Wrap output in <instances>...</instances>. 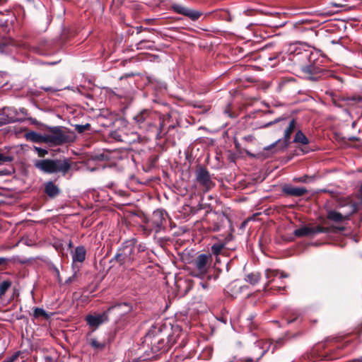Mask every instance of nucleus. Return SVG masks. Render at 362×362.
<instances>
[{
	"label": "nucleus",
	"mask_w": 362,
	"mask_h": 362,
	"mask_svg": "<svg viewBox=\"0 0 362 362\" xmlns=\"http://www.w3.org/2000/svg\"><path fill=\"white\" fill-rule=\"evenodd\" d=\"M284 192L287 194L300 197L307 193V189L305 187H296L292 186H286L284 188Z\"/></svg>",
	"instance_id": "ddd939ff"
},
{
	"label": "nucleus",
	"mask_w": 362,
	"mask_h": 362,
	"mask_svg": "<svg viewBox=\"0 0 362 362\" xmlns=\"http://www.w3.org/2000/svg\"><path fill=\"white\" fill-rule=\"evenodd\" d=\"M266 351H267V350L263 351H262V353L261 354V356H262L264 354V353L266 352Z\"/></svg>",
	"instance_id": "e433bc0d"
},
{
	"label": "nucleus",
	"mask_w": 362,
	"mask_h": 362,
	"mask_svg": "<svg viewBox=\"0 0 362 362\" xmlns=\"http://www.w3.org/2000/svg\"><path fill=\"white\" fill-rule=\"evenodd\" d=\"M46 134H40L35 132H30L26 134V139L36 143L45 144Z\"/></svg>",
	"instance_id": "f3484780"
},
{
	"label": "nucleus",
	"mask_w": 362,
	"mask_h": 362,
	"mask_svg": "<svg viewBox=\"0 0 362 362\" xmlns=\"http://www.w3.org/2000/svg\"><path fill=\"white\" fill-rule=\"evenodd\" d=\"M172 8L177 13L185 16L192 21H197L202 15L201 12L179 4H173Z\"/></svg>",
	"instance_id": "9d476101"
},
{
	"label": "nucleus",
	"mask_w": 362,
	"mask_h": 362,
	"mask_svg": "<svg viewBox=\"0 0 362 362\" xmlns=\"http://www.w3.org/2000/svg\"><path fill=\"white\" fill-rule=\"evenodd\" d=\"M329 228L317 226L316 227L303 226L294 230V235L297 237L313 235L320 233H328Z\"/></svg>",
	"instance_id": "1a4fd4ad"
},
{
	"label": "nucleus",
	"mask_w": 362,
	"mask_h": 362,
	"mask_svg": "<svg viewBox=\"0 0 362 362\" xmlns=\"http://www.w3.org/2000/svg\"><path fill=\"white\" fill-rule=\"evenodd\" d=\"M34 165L40 171L48 174L61 173L65 175L71 168L70 162L66 158L37 160L35 161Z\"/></svg>",
	"instance_id": "f03ea898"
},
{
	"label": "nucleus",
	"mask_w": 362,
	"mask_h": 362,
	"mask_svg": "<svg viewBox=\"0 0 362 362\" xmlns=\"http://www.w3.org/2000/svg\"><path fill=\"white\" fill-rule=\"evenodd\" d=\"M178 337L177 334L176 337ZM165 335L156 327H153L144 337V344L150 347L152 355L148 354V358L158 356L159 353L167 351L169 348L177 342V338Z\"/></svg>",
	"instance_id": "f257e3e1"
},
{
	"label": "nucleus",
	"mask_w": 362,
	"mask_h": 362,
	"mask_svg": "<svg viewBox=\"0 0 362 362\" xmlns=\"http://www.w3.org/2000/svg\"><path fill=\"white\" fill-rule=\"evenodd\" d=\"M34 149L37 153V154L40 157H44L48 153L47 150L39 148V147L35 146Z\"/></svg>",
	"instance_id": "bb28decb"
},
{
	"label": "nucleus",
	"mask_w": 362,
	"mask_h": 362,
	"mask_svg": "<svg viewBox=\"0 0 362 362\" xmlns=\"http://www.w3.org/2000/svg\"><path fill=\"white\" fill-rule=\"evenodd\" d=\"M196 180L204 188L206 192L214 186L209 171L204 168L200 167L197 170Z\"/></svg>",
	"instance_id": "6e6552de"
},
{
	"label": "nucleus",
	"mask_w": 362,
	"mask_h": 362,
	"mask_svg": "<svg viewBox=\"0 0 362 362\" xmlns=\"http://www.w3.org/2000/svg\"><path fill=\"white\" fill-rule=\"evenodd\" d=\"M246 223H247V221H244V222L243 223V224H242V225H243V226H245V225L246 224Z\"/></svg>",
	"instance_id": "4c0bfd02"
},
{
	"label": "nucleus",
	"mask_w": 362,
	"mask_h": 362,
	"mask_svg": "<svg viewBox=\"0 0 362 362\" xmlns=\"http://www.w3.org/2000/svg\"><path fill=\"white\" fill-rule=\"evenodd\" d=\"M303 72L306 74V77L312 81H315L317 77L315 75L317 74V69L313 66H308L303 68Z\"/></svg>",
	"instance_id": "aec40b11"
},
{
	"label": "nucleus",
	"mask_w": 362,
	"mask_h": 362,
	"mask_svg": "<svg viewBox=\"0 0 362 362\" xmlns=\"http://www.w3.org/2000/svg\"><path fill=\"white\" fill-rule=\"evenodd\" d=\"M134 247L132 243L127 244L119 250L115 259L121 264H127L134 259Z\"/></svg>",
	"instance_id": "0eeeda50"
},
{
	"label": "nucleus",
	"mask_w": 362,
	"mask_h": 362,
	"mask_svg": "<svg viewBox=\"0 0 362 362\" xmlns=\"http://www.w3.org/2000/svg\"><path fill=\"white\" fill-rule=\"evenodd\" d=\"M327 218L329 220H332L335 222H341L344 220H346L349 218V215H342L341 214L334 211H330L328 212Z\"/></svg>",
	"instance_id": "6ab92c4d"
},
{
	"label": "nucleus",
	"mask_w": 362,
	"mask_h": 362,
	"mask_svg": "<svg viewBox=\"0 0 362 362\" xmlns=\"http://www.w3.org/2000/svg\"><path fill=\"white\" fill-rule=\"evenodd\" d=\"M13 160V157L4 156V154L0 153V164H4L5 163L11 162Z\"/></svg>",
	"instance_id": "a878e982"
},
{
	"label": "nucleus",
	"mask_w": 362,
	"mask_h": 362,
	"mask_svg": "<svg viewBox=\"0 0 362 362\" xmlns=\"http://www.w3.org/2000/svg\"><path fill=\"white\" fill-rule=\"evenodd\" d=\"M211 257L205 254L199 255L194 261V271L193 274L195 276L202 277L205 275L210 267Z\"/></svg>",
	"instance_id": "423d86ee"
},
{
	"label": "nucleus",
	"mask_w": 362,
	"mask_h": 362,
	"mask_svg": "<svg viewBox=\"0 0 362 362\" xmlns=\"http://www.w3.org/2000/svg\"><path fill=\"white\" fill-rule=\"evenodd\" d=\"M90 125L88 124L85 125H78L77 126L76 129L78 132H83V131L88 129L89 128Z\"/></svg>",
	"instance_id": "c85d7f7f"
},
{
	"label": "nucleus",
	"mask_w": 362,
	"mask_h": 362,
	"mask_svg": "<svg viewBox=\"0 0 362 362\" xmlns=\"http://www.w3.org/2000/svg\"><path fill=\"white\" fill-rule=\"evenodd\" d=\"M11 283L9 281H4L0 284V297L3 296L10 288Z\"/></svg>",
	"instance_id": "393cba45"
},
{
	"label": "nucleus",
	"mask_w": 362,
	"mask_h": 362,
	"mask_svg": "<svg viewBox=\"0 0 362 362\" xmlns=\"http://www.w3.org/2000/svg\"><path fill=\"white\" fill-rule=\"evenodd\" d=\"M155 116V114L150 111L144 110L137 114L134 119L139 125H143L144 127L145 124H146L148 127H152L156 125L151 121L152 118Z\"/></svg>",
	"instance_id": "f8f14e48"
},
{
	"label": "nucleus",
	"mask_w": 362,
	"mask_h": 362,
	"mask_svg": "<svg viewBox=\"0 0 362 362\" xmlns=\"http://www.w3.org/2000/svg\"><path fill=\"white\" fill-rule=\"evenodd\" d=\"M266 278L269 279L267 286L269 283L274 281L275 278L278 277L279 279H282L285 277H288V274H284V272H280L279 270L274 269H267L265 272Z\"/></svg>",
	"instance_id": "4468645a"
},
{
	"label": "nucleus",
	"mask_w": 362,
	"mask_h": 362,
	"mask_svg": "<svg viewBox=\"0 0 362 362\" xmlns=\"http://www.w3.org/2000/svg\"><path fill=\"white\" fill-rule=\"evenodd\" d=\"M45 192L49 197H54L59 194V189L52 182H48L45 185Z\"/></svg>",
	"instance_id": "a211bd4d"
},
{
	"label": "nucleus",
	"mask_w": 362,
	"mask_h": 362,
	"mask_svg": "<svg viewBox=\"0 0 362 362\" xmlns=\"http://www.w3.org/2000/svg\"><path fill=\"white\" fill-rule=\"evenodd\" d=\"M245 281L252 285L257 284L260 280V275L259 273H250L245 277Z\"/></svg>",
	"instance_id": "4be33fe9"
},
{
	"label": "nucleus",
	"mask_w": 362,
	"mask_h": 362,
	"mask_svg": "<svg viewBox=\"0 0 362 362\" xmlns=\"http://www.w3.org/2000/svg\"><path fill=\"white\" fill-rule=\"evenodd\" d=\"M72 141V139L67 135L60 127L52 128L46 134L45 144L52 146H59Z\"/></svg>",
	"instance_id": "20e7f679"
},
{
	"label": "nucleus",
	"mask_w": 362,
	"mask_h": 362,
	"mask_svg": "<svg viewBox=\"0 0 362 362\" xmlns=\"http://www.w3.org/2000/svg\"><path fill=\"white\" fill-rule=\"evenodd\" d=\"M131 310V306L127 303H120L110 307L106 311L102 313H95L86 317L88 325L92 327L97 328L101 324L108 320L109 315L113 311L117 315L127 313Z\"/></svg>",
	"instance_id": "7ed1b4c3"
},
{
	"label": "nucleus",
	"mask_w": 362,
	"mask_h": 362,
	"mask_svg": "<svg viewBox=\"0 0 362 362\" xmlns=\"http://www.w3.org/2000/svg\"><path fill=\"white\" fill-rule=\"evenodd\" d=\"M86 254V252L84 247H77L72 255L73 262H83L85 260Z\"/></svg>",
	"instance_id": "dca6fc26"
},
{
	"label": "nucleus",
	"mask_w": 362,
	"mask_h": 362,
	"mask_svg": "<svg viewBox=\"0 0 362 362\" xmlns=\"http://www.w3.org/2000/svg\"><path fill=\"white\" fill-rule=\"evenodd\" d=\"M224 246H225L224 244H223L221 243L214 244L211 247L212 253L216 256L218 255L219 254H221Z\"/></svg>",
	"instance_id": "5701e85b"
},
{
	"label": "nucleus",
	"mask_w": 362,
	"mask_h": 362,
	"mask_svg": "<svg viewBox=\"0 0 362 362\" xmlns=\"http://www.w3.org/2000/svg\"><path fill=\"white\" fill-rule=\"evenodd\" d=\"M76 273L75 272L71 276L69 277L66 280L65 284H71L76 279Z\"/></svg>",
	"instance_id": "c756f323"
},
{
	"label": "nucleus",
	"mask_w": 362,
	"mask_h": 362,
	"mask_svg": "<svg viewBox=\"0 0 362 362\" xmlns=\"http://www.w3.org/2000/svg\"><path fill=\"white\" fill-rule=\"evenodd\" d=\"M34 315L35 317L47 315L45 311L42 308H36L34 310Z\"/></svg>",
	"instance_id": "cd10ccee"
},
{
	"label": "nucleus",
	"mask_w": 362,
	"mask_h": 362,
	"mask_svg": "<svg viewBox=\"0 0 362 362\" xmlns=\"http://www.w3.org/2000/svg\"><path fill=\"white\" fill-rule=\"evenodd\" d=\"M6 259L4 257H0V266L6 263Z\"/></svg>",
	"instance_id": "473e14b6"
},
{
	"label": "nucleus",
	"mask_w": 362,
	"mask_h": 362,
	"mask_svg": "<svg viewBox=\"0 0 362 362\" xmlns=\"http://www.w3.org/2000/svg\"><path fill=\"white\" fill-rule=\"evenodd\" d=\"M86 341L87 344L96 351H103L106 346L105 341H99L94 337H89Z\"/></svg>",
	"instance_id": "2eb2a0df"
},
{
	"label": "nucleus",
	"mask_w": 362,
	"mask_h": 362,
	"mask_svg": "<svg viewBox=\"0 0 362 362\" xmlns=\"http://www.w3.org/2000/svg\"><path fill=\"white\" fill-rule=\"evenodd\" d=\"M272 124V122L268 123L266 126H267H267H269V125H271Z\"/></svg>",
	"instance_id": "58836bf2"
},
{
	"label": "nucleus",
	"mask_w": 362,
	"mask_h": 362,
	"mask_svg": "<svg viewBox=\"0 0 362 362\" xmlns=\"http://www.w3.org/2000/svg\"><path fill=\"white\" fill-rule=\"evenodd\" d=\"M293 142L306 145L309 144L308 139L301 131H298L295 135Z\"/></svg>",
	"instance_id": "412c9836"
},
{
	"label": "nucleus",
	"mask_w": 362,
	"mask_h": 362,
	"mask_svg": "<svg viewBox=\"0 0 362 362\" xmlns=\"http://www.w3.org/2000/svg\"><path fill=\"white\" fill-rule=\"evenodd\" d=\"M333 6H337V7H342L344 5H342V4H333Z\"/></svg>",
	"instance_id": "72a5a7b5"
},
{
	"label": "nucleus",
	"mask_w": 362,
	"mask_h": 362,
	"mask_svg": "<svg viewBox=\"0 0 362 362\" xmlns=\"http://www.w3.org/2000/svg\"><path fill=\"white\" fill-rule=\"evenodd\" d=\"M295 180L300 182H306L307 181L305 176L300 177L298 178L295 179Z\"/></svg>",
	"instance_id": "2f4dec72"
},
{
	"label": "nucleus",
	"mask_w": 362,
	"mask_h": 362,
	"mask_svg": "<svg viewBox=\"0 0 362 362\" xmlns=\"http://www.w3.org/2000/svg\"><path fill=\"white\" fill-rule=\"evenodd\" d=\"M361 192L362 194V185H361Z\"/></svg>",
	"instance_id": "ea45409f"
},
{
	"label": "nucleus",
	"mask_w": 362,
	"mask_h": 362,
	"mask_svg": "<svg viewBox=\"0 0 362 362\" xmlns=\"http://www.w3.org/2000/svg\"><path fill=\"white\" fill-rule=\"evenodd\" d=\"M167 214L161 209L155 211L152 215L151 222L155 228L156 233H158L166 222Z\"/></svg>",
	"instance_id": "9b49d317"
},
{
	"label": "nucleus",
	"mask_w": 362,
	"mask_h": 362,
	"mask_svg": "<svg viewBox=\"0 0 362 362\" xmlns=\"http://www.w3.org/2000/svg\"><path fill=\"white\" fill-rule=\"evenodd\" d=\"M295 126H296V122L294 119H292L291 121H290L288 126L286 127V128L284 130V139H282V140L279 139L277 141L268 146L264 149L269 150L276 146H277L276 149L274 151V152H276V153L279 152V151H282L284 149H286L288 146L290 136L295 129Z\"/></svg>",
	"instance_id": "39448f33"
},
{
	"label": "nucleus",
	"mask_w": 362,
	"mask_h": 362,
	"mask_svg": "<svg viewBox=\"0 0 362 362\" xmlns=\"http://www.w3.org/2000/svg\"><path fill=\"white\" fill-rule=\"evenodd\" d=\"M177 331H179V329H178V328H175V329H174V331H173V334H175V332H176Z\"/></svg>",
	"instance_id": "c9c22d12"
},
{
	"label": "nucleus",
	"mask_w": 362,
	"mask_h": 362,
	"mask_svg": "<svg viewBox=\"0 0 362 362\" xmlns=\"http://www.w3.org/2000/svg\"><path fill=\"white\" fill-rule=\"evenodd\" d=\"M10 46L11 47L13 46V41H11V40H7L5 42H2L1 44H0L1 52H6V53L11 52L12 51L11 49H7V48L9 47Z\"/></svg>",
	"instance_id": "b1692460"
},
{
	"label": "nucleus",
	"mask_w": 362,
	"mask_h": 362,
	"mask_svg": "<svg viewBox=\"0 0 362 362\" xmlns=\"http://www.w3.org/2000/svg\"><path fill=\"white\" fill-rule=\"evenodd\" d=\"M141 31V27H137V33H140Z\"/></svg>",
	"instance_id": "f704fd0d"
},
{
	"label": "nucleus",
	"mask_w": 362,
	"mask_h": 362,
	"mask_svg": "<svg viewBox=\"0 0 362 362\" xmlns=\"http://www.w3.org/2000/svg\"><path fill=\"white\" fill-rule=\"evenodd\" d=\"M43 89L47 92H56V91L59 90V89H56L52 87H46V88H43Z\"/></svg>",
	"instance_id": "7c9ffc66"
}]
</instances>
